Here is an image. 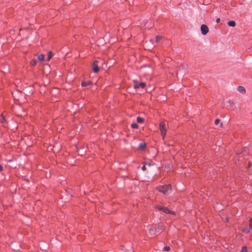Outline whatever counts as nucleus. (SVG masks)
I'll return each mask as SVG.
<instances>
[{"instance_id":"obj_1","label":"nucleus","mask_w":252,"mask_h":252,"mask_svg":"<svg viewBox=\"0 0 252 252\" xmlns=\"http://www.w3.org/2000/svg\"><path fill=\"white\" fill-rule=\"evenodd\" d=\"M158 189L164 194H168L171 192V188L170 185H164L158 187Z\"/></svg>"},{"instance_id":"obj_2","label":"nucleus","mask_w":252,"mask_h":252,"mask_svg":"<svg viewBox=\"0 0 252 252\" xmlns=\"http://www.w3.org/2000/svg\"><path fill=\"white\" fill-rule=\"evenodd\" d=\"M166 125L164 122H162L159 124V129L161 132V134L163 136V139L166 135Z\"/></svg>"},{"instance_id":"obj_3","label":"nucleus","mask_w":252,"mask_h":252,"mask_svg":"<svg viewBox=\"0 0 252 252\" xmlns=\"http://www.w3.org/2000/svg\"><path fill=\"white\" fill-rule=\"evenodd\" d=\"M156 208L159 210L162 211V212L167 213V214H174V212L172 211L169 210L167 207L161 206H158L156 207Z\"/></svg>"},{"instance_id":"obj_4","label":"nucleus","mask_w":252,"mask_h":252,"mask_svg":"<svg viewBox=\"0 0 252 252\" xmlns=\"http://www.w3.org/2000/svg\"><path fill=\"white\" fill-rule=\"evenodd\" d=\"M149 227V233L152 235H158L159 233V230L155 229L154 226H148Z\"/></svg>"},{"instance_id":"obj_5","label":"nucleus","mask_w":252,"mask_h":252,"mask_svg":"<svg viewBox=\"0 0 252 252\" xmlns=\"http://www.w3.org/2000/svg\"><path fill=\"white\" fill-rule=\"evenodd\" d=\"M134 88L137 89V88H144L146 86V84L144 82H141L140 83H138L137 81L134 80Z\"/></svg>"},{"instance_id":"obj_6","label":"nucleus","mask_w":252,"mask_h":252,"mask_svg":"<svg viewBox=\"0 0 252 252\" xmlns=\"http://www.w3.org/2000/svg\"><path fill=\"white\" fill-rule=\"evenodd\" d=\"M186 70V67L184 65L181 66L177 71V74L182 76L185 73Z\"/></svg>"},{"instance_id":"obj_7","label":"nucleus","mask_w":252,"mask_h":252,"mask_svg":"<svg viewBox=\"0 0 252 252\" xmlns=\"http://www.w3.org/2000/svg\"><path fill=\"white\" fill-rule=\"evenodd\" d=\"M98 61H95L93 63V70L94 73H97L99 71V67H98Z\"/></svg>"},{"instance_id":"obj_8","label":"nucleus","mask_w":252,"mask_h":252,"mask_svg":"<svg viewBox=\"0 0 252 252\" xmlns=\"http://www.w3.org/2000/svg\"><path fill=\"white\" fill-rule=\"evenodd\" d=\"M201 31L202 34L206 35L208 32V28L205 25H202L201 26Z\"/></svg>"},{"instance_id":"obj_9","label":"nucleus","mask_w":252,"mask_h":252,"mask_svg":"<svg viewBox=\"0 0 252 252\" xmlns=\"http://www.w3.org/2000/svg\"><path fill=\"white\" fill-rule=\"evenodd\" d=\"M238 91L242 94H244L246 92V90L244 87L242 86H239L237 88Z\"/></svg>"},{"instance_id":"obj_10","label":"nucleus","mask_w":252,"mask_h":252,"mask_svg":"<svg viewBox=\"0 0 252 252\" xmlns=\"http://www.w3.org/2000/svg\"><path fill=\"white\" fill-rule=\"evenodd\" d=\"M229 26L234 27L236 26V23L234 21H229L227 22Z\"/></svg>"},{"instance_id":"obj_11","label":"nucleus","mask_w":252,"mask_h":252,"mask_svg":"<svg viewBox=\"0 0 252 252\" xmlns=\"http://www.w3.org/2000/svg\"><path fill=\"white\" fill-rule=\"evenodd\" d=\"M92 82L91 81H87V82H86V81H83L82 82V86L83 87H86L87 86H88V85H90L92 84Z\"/></svg>"},{"instance_id":"obj_12","label":"nucleus","mask_w":252,"mask_h":252,"mask_svg":"<svg viewBox=\"0 0 252 252\" xmlns=\"http://www.w3.org/2000/svg\"><path fill=\"white\" fill-rule=\"evenodd\" d=\"M146 144L144 143H141L139 145V148L141 150H144L145 149Z\"/></svg>"},{"instance_id":"obj_13","label":"nucleus","mask_w":252,"mask_h":252,"mask_svg":"<svg viewBox=\"0 0 252 252\" xmlns=\"http://www.w3.org/2000/svg\"><path fill=\"white\" fill-rule=\"evenodd\" d=\"M38 60L39 61H43L44 60V56L43 54L37 55Z\"/></svg>"},{"instance_id":"obj_14","label":"nucleus","mask_w":252,"mask_h":252,"mask_svg":"<svg viewBox=\"0 0 252 252\" xmlns=\"http://www.w3.org/2000/svg\"><path fill=\"white\" fill-rule=\"evenodd\" d=\"M31 65H32V66H35L36 64V61L35 59H32L31 61Z\"/></svg>"},{"instance_id":"obj_15","label":"nucleus","mask_w":252,"mask_h":252,"mask_svg":"<svg viewBox=\"0 0 252 252\" xmlns=\"http://www.w3.org/2000/svg\"><path fill=\"white\" fill-rule=\"evenodd\" d=\"M137 122L138 123H142L144 122V119L141 117H137Z\"/></svg>"},{"instance_id":"obj_16","label":"nucleus","mask_w":252,"mask_h":252,"mask_svg":"<svg viewBox=\"0 0 252 252\" xmlns=\"http://www.w3.org/2000/svg\"><path fill=\"white\" fill-rule=\"evenodd\" d=\"M53 57V53L52 52H49L48 55L47 60L49 61Z\"/></svg>"},{"instance_id":"obj_17","label":"nucleus","mask_w":252,"mask_h":252,"mask_svg":"<svg viewBox=\"0 0 252 252\" xmlns=\"http://www.w3.org/2000/svg\"><path fill=\"white\" fill-rule=\"evenodd\" d=\"M241 230L242 231L246 233H248L250 232L249 230L247 228H241Z\"/></svg>"},{"instance_id":"obj_18","label":"nucleus","mask_w":252,"mask_h":252,"mask_svg":"<svg viewBox=\"0 0 252 252\" xmlns=\"http://www.w3.org/2000/svg\"><path fill=\"white\" fill-rule=\"evenodd\" d=\"M161 38H162V36H160V35L157 36L156 37V42H158L161 39Z\"/></svg>"},{"instance_id":"obj_19","label":"nucleus","mask_w":252,"mask_h":252,"mask_svg":"<svg viewBox=\"0 0 252 252\" xmlns=\"http://www.w3.org/2000/svg\"><path fill=\"white\" fill-rule=\"evenodd\" d=\"M131 126L133 128H138V126L137 124L134 123V124H131Z\"/></svg>"},{"instance_id":"obj_20","label":"nucleus","mask_w":252,"mask_h":252,"mask_svg":"<svg viewBox=\"0 0 252 252\" xmlns=\"http://www.w3.org/2000/svg\"><path fill=\"white\" fill-rule=\"evenodd\" d=\"M247 251V248L246 246H244L242 247L241 252H246Z\"/></svg>"},{"instance_id":"obj_21","label":"nucleus","mask_w":252,"mask_h":252,"mask_svg":"<svg viewBox=\"0 0 252 252\" xmlns=\"http://www.w3.org/2000/svg\"><path fill=\"white\" fill-rule=\"evenodd\" d=\"M249 228L252 230V218L249 220Z\"/></svg>"},{"instance_id":"obj_22","label":"nucleus","mask_w":252,"mask_h":252,"mask_svg":"<svg viewBox=\"0 0 252 252\" xmlns=\"http://www.w3.org/2000/svg\"><path fill=\"white\" fill-rule=\"evenodd\" d=\"M170 250V247L169 246H166L164 248V250L168 251Z\"/></svg>"},{"instance_id":"obj_23","label":"nucleus","mask_w":252,"mask_h":252,"mask_svg":"<svg viewBox=\"0 0 252 252\" xmlns=\"http://www.w3.org/2000/svg\"><path fill=\"white\" fill-rule=\"evenodd\" d=\"M220 122V120L219 119H217L215 121V124L216 125H218Z\"/></svg>"},{"instance_id":"obj_24","label":"nucleus","mask_w":252,"mask_h":252,"mask_svg":"<svg viewBox=\"0 0 252 252\" xmlns=\"http://www.w3.org/2000/svg\"><path fill=\"white\" fill-rule=\"evenodd\" d=\"M146 169V164H144V165L142 167V170H143V171H145Z\"/></svg>"},{"instance_id":"obj_25","label":"nucleus","mask_w":252,"mask_h":252,"mask_svg":"<svg viewBox=\"0 0 252 252\" xmlns=\"http://www.w3.org/2000/svg\"><path fill=\"white\" fill-rule=\"evenodd\" d=\"M3 167L2 165H0V172H1L3 170Z\"/></svg>"},{"instance_id":"obj_26","label":"nucleus","mask_w":252,"mask_h":252,"mask_svg":"<svg viewBox=\"0 0 252 252\" xmlns=\"http://www.w3.org/2000/svg\"><path fill=\"white\" fill-rule=\"evenodd\" d=\"M220 18H217V19H216V22H217V23H219V22H220Z\"/></svg>"},{"instance_id":"obj_27","label":"nucleus","mask_w":252,"mask_h":252,"mask_svg":"<svg viewBox=\"0 0 252 252\" xmlns=\"http://www.w3.org/2000/svg\"><path fill=\"white\" fill-rule=\"evenodd\" d=\"M146 164L148 165L149 166H150L151 165V163H146Z\"/></svg>"},{"instance_id":"obj_28","label":"nucleus","mask_w":252,"mask_h":252,"mask_svg":"<svg viewBox=\"0 0 252 252\" xmlns=\"http://www.w3.org/2000/svg\"><path fill=\"white\" fill-rule=\"evenodd\" d=\"M222 126V123H220V126Z\"/></svg>"},{"instance_id":"obj_29","label":"nucleus","mask_w":252,"mask_h":252,"mask_svg":"<svg viewBox=\"0 0 252 252\" xmlns=\"http://www.w3.org/2000/svg\"><path fill=\"white\" fill-rule=\"evenodd\" d=\"M250 165H251V163H249V167H250Z\"/></svg>"}]
</instances>
